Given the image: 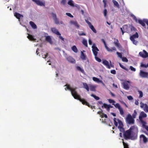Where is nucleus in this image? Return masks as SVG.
Segmentation results:
<instances>
[{"mask_svg": "<svg viewBox=\"0 0 148 148\" xmlns=\"http://www.w3.org/2000/svg\"><path fill=\"white\" fill-rule=\"evenodd\" d=\"M124 132L123 137L126 140H132L137 138L138 130L134 126H131L129 130Z\"/></svg>", "mask_w": 148, "mask_h": 148, "instance_id": "nucleus-1", "label": "nucleus"}, {"mask_svg": "<svg viewBox=\"0 0 148 148\" xmlns=\"http://www.w3.org/2000/svg\"><path fill=\"white\" fill-rule=\"evenodd\" d=\"M108 101L110 103H112V105H114L116 108H117L119 110L120 114L122 116H123L124 112L123 108H121L120 105L119 103H116L114 104L115 101L111 99H109Z\"/></svg>", "mask_w": 148, "mask_h": 148, "instance_id": "nucleus-2", "label": "nucleus"}, {"mask_svg": "<svg viewBox=\"0 0 148 148\" xmlns=\"http://www.w3.org/2000/svg\"><path fill=\"white\" fill-rule=\"evenodd\" d=\"M66 87L65 88V90H66V89L68 90H69L71 92V94L72 96L74 97L77 94V92L76 91V88H72L70 87V86L68 84H66L65 86Z\"/></svg>", "mask_w": 148, "mask_h": 148, "instance_id": "nucleus-3", "label": "nucleus"}, {"mask_svg": "<svg viewBox=\"0 0 148 148\" xmlns=\"http://www.w3.org/2000/svg\"><path fill=\"white\" fill-rule=\"evenodd\" d=\"M74 98L75 99L79 100L83 105L89 106V103L85 99L83 98L82 99L80 97V96L79 95L78 93L75 96V97H74Z\"/></svg>", "mask_w": 148, "mask_h": 148, "instance_id": "nucleus-4", "label": "nucleus"}, {"mask_svg": "<svg viewBox=\"0 0 148 148\" xmlns=\"http://www.w3.org/2000/svg\"><path fill=\"white\" fill-rule=\"evenodd\" d=\"M139 37V35L137 32H136V33L131 36L130 37V40L135 45H136L137 44L138 42L135 40V39L138 38Z\"/></svg>", "mask_w": 148, "mask_h": 148, "instance_id": "nucleus-5", "label": "nucleus"}, {"mask_svg": "<svg viewBox=\"0 0 148 148\" xmlns=\"http://www.w3.org/2000/svg\"><path fill=\"white\" fill-rule=\"evenodd\" d=\"M134 118L130 114H128L126 119V121L127 123L129 124H134Z\"/></svg>", "mask_w": 148, "mask_h": 148, "instance_id": "nucleus-6", "label": "nucleus"}, {"mask_svg": "<svg viewBox=\"0 0 148 148\" xmlns=\"http://www.w3.org/2000/svg\"><path fill=\"white\" fill-rule=\"evenodd\" d=\"M92 48V51L95 56H97L98 52L99 51V50L97 47L96 46L95 44V43L93 44Z\"/></svg>", "mask_w": 148, "mask_h": 148, "instance_id": "nucleus-7", "label": "nucleus"}, {"mask_svg": "<svg viewBox=\"0 0 148 148\" xmlns=\"http://www.w3.org/2000/svg\"><path fill=\"white\" fill-rule=\"evenodd\" d=\"M140 76L142 78H146L148 77V73L141 70L139 73Z\"/></svg>", "mask_w": 148, "mask_h": 148, "instance_id": "nucleus-8", "label": "nucleus"}, {"mask_svg": "<svg viewBox=\"0 0 148 148\" xmlns=\"http://www.w3.org/2000/svg\"><path fill=\"white\" fill-rule=\"evenodd\" d=\"M140 56L143 58H146L148 57V53L147 52L144 50L143 51L140 52L139 53Z\"/></svg>", "mask_w": 148, "mask_h": 148, "instance_id": "nucleus-9", "label": "nucleus"}, {"mask_svg": "<svg viewBox=\"0 0 148 148\" xmlns=\"http://www.w3.org/2000/svg\"><path fill=\"white\" fill-rule=\"evenodd\" d=\"M140 106L142 108H144V111L147 112H148V106L146 104H144L142 102H140Z\"/></svg>", "mask_w": 148, "mask_h": 148, "instance_id": "nucleus-10", "label": "nucleus"}, {"mask_svg": "<svg viewBox=\"0 0 148 148\" xmlns=\"http://www.w3.org/2000/svg\"><path fill=\"white\" fill-rule=\"evenodd\" d=\"M118 121L119 124L118 126V128L119 130L121 132H123L124 131V129L123 128V125L122 122L119 119H118Z\"/></svg>", "mask_w": 148, "mask_h": 148, "instance_id": "nucleus-11", "label": "nucleus"}, {"mask_svg": "<svg viewBox=\"0 0 148 148\" xmlns=\"http://www.w3.org/2000/svg\"><path fill=\"white\" fill-rule=\"evenodd\" d=\"M128 26L127 25H125L123 26L122 27H121L120 29L122 32V35H123L125 32L128 31Z\"/></svg>", "mask_w": 148, "mask_h": 148, "instance_id": "nucleus-12", "label": "nucleus"}, {"mask_svg": "<svg viewBox=\"0 0 148 148\" xmlns=\"http://www.w3.org/2000/svg\"><path fill=\"white\" fill-rule=\"evenodd\" d=\"M130 81H126L123 83V86L124 88L127 90H128L129 89V87L128 83H130Z\"/></svg>", "mask_w": 148, "mask_h": 148, "instance_id": "nucleus-13", "label": "nucleus"}, {"mask_svg": "<svg viewBox=\"0 0 148 148\" xmlns=\"http://www.w3.org/2000/svg\"><path fill=\"white\" fill-rule=\"evenodd\" d=\"M102 108H106L107 111H109L110 108H112V106L110 105H108L106 103H103V105L102 106Z\"/></svg>", "mask_w": 148, "mask_h": 148, "instance_id": "nucleus-14", "label": "nucleus"}, {"mask_svg": "<svg viewBox=\"0 0 148 148\" xmlns=\"http://www.w3.org/2000/svg\"><path fill=\"white\" fill-rule=\"evenodd\" d=\"M51 29L52 32L58 35H61V34L58 32L57 29L55 27L51 28Z\"/></svg>", "mask_w": 148, "mask_h": 148, "instance_id": "nucleus-15", "label": "nucleus"}, {"mask_svg": "<svg viewBox=\"0 0 148 148\" xmlns=\"http://www.w3.org/2000/svg\"><path fill=\"white\" fill-rule=\"evenodd\" d=\"M34 2L38 5L40 6H45V2H42L39 0H35Z\"/></svg>", "mask_w": 148, "mask_h": 148, "instance_id": "nucleus-16", "label": "nucleus"}, {"mask_svg": "<svg viewBox=\"0 0 148 148\" xmlns=\"http://www.w3.org/2000/svg\"><path fill=\"white\" fill-rule=\"evenodd\" d=\"M147 116V114L143 112H141L139 116V119L140 120L143 119V118L146 117Z\"/></svg>", "mask_w": 148, "mask_h": 148, "instance_id": "nucleus-17", "label": "nucleus"}, {"mask_svg": "<svg viewBox=\"0 0 148 148\" xmlns=\"http://www.w3.org/2000/svg\"><path fill=\"white\" fill-rule=\"evenodd\" d=\"M66 59L68 61L71 63H75V60L71 57H68Z\"/></svg>", "mask_w": 148, "mask_h": 148, "instance_id": "nucleus-18", "label": "nucleus"}, {"mask_svg": "<svg viewBox=\"0 0 148 148\" xmlns=\"http://www.w3.org/2000/svg\"><path fill=\"white\" fill-rule=\"evenodd\" d=\"M102 63L105 66H106L109 69H110V66L109 64V62L106 60H104L103 61Z\"/></svg>", "mask_w": 148, "mask_h": 148, "instance_id": "nucleus-19", "label": "nucleus"}, {"mask_svg": "<svg viewBox=\"0 0 148 148\" xmlns=\"http://www.w3.org/2000/svg\"><path fill=\"white\" fill-rule=\"evenodd\" d=\"M145 20H146V19H144L143 20L139 19L138 20V22L142 26L144 27L145 25Z\"/></svg>", "mask_w": 148, "mask_h": 148, "instance_id": "nucleus-20", "label": "nucleus"}, {"mask_svg": "<svg viewBox=\"0 0 148 148\" xmlns=\"http://www.w3.org/2000/svg\"><path fill=\"white\" fill-rule=\"evenodd\" d=\"M70 23L71 24L74 25L77 28H79V25L78 24L77 21H70Z\"/></svg>", "mask_w": 148, "mask_h": 148, "instance_id": "nucleus-21", "label": "nucleus"}, {"mask_svg": "<svg viewBox=\"0 0 148 148\" xmlns=\"http://www.w3.org/2000/svg\"><path fill=\"white\" fill-rule=\"evenodd\" d=\"M106 49L108 51L110 52H112L113 51H116V48L114 47H112L111 49H110L107 47L106 48Z\"/></svg>", "mask_w": 148, "mask_h": 148, "instance_id": "nucleus-22", "label": "nucleus"}, {"mask_svg": "<svg viewBox=\"0 0 148 148\" xmlns=\"http://www.w3.org/2000/svg\"><path fill=\"white\" fill-rule=\"evenodd\" d=\"M45 40L50 44H52V43L51 38L50 36H46Z\"/></svg>", "mask_w": 148, "mask_h": 148, "instance_id": "nucleus-23", "label": "nucleus"}, {"mask_svg": "<svg viewBox=\"0 0 148 148\" xmlns=\"http://www.w3.org/2000/svg\"><path fill=\"white\" fill-rule=\"evenodd\" d=\"M114 43L115 45L118 48H120L121 47V46L119 43V41L118 39H116L115 41H114Z\"/></svg>", "mask_w": 148, "mask_h": 148, "instance_id": "nucleus-24", "label": "nucleus"}, {"mask_svg": "<svg viewBox=\"0 0 148 148\" xmlns=\"http://www.w3.org/2000/svg\"><path fill=\"white\" fill-rule=\"evenodd\" d=\"M89 87L90 91H96V86L95 85L89 84Z\"/></svg>", "mask_w": 148, "mask_h": 148, "instance_id": "nucleus-25", "label": "nucleus"}, {"mask_svg": "<svg viewBox=\"0 0 148 148\" xmlns=\"http://www.w3.org/2000/svg\"><path fill=\"white\" fill-rule=\"evenodd\" d=\"M140 138H142L143 142L144 143H146L147 141V139L146 136L143 134H142L140 135Z\"/></svg>", "mask_w": 148, "mask_h": 148, "instance_id": "nucleus-26", "label": "nucleus"}, {"mask_svg": "<svg viewBox=\"0 0 148 148\" xmlns=\"http://www.w3.org/2000/svg\"><path fill=\"white\" fill-rule=\"evenodd\" d=\"M14 16L18 19H19L20 18L23 17V15L17 12H15L14 14Z\"/></svg>", "mask_w": 148, "mask_h": 148, "instance_id": "nucleus-27", "label": "nucleus"}, {"mask_svg": "<svg viewBox=\"0 0 148 148\" xmlns=\"http://www.w3.org/2000/svg\"><path fill=\"white\" fill-rule=\"evenodd\" d=\"M29 24L33 29H36L37 28V26L34 22L30 21L29 22Z\"/></svg>", "mask_w": 148, "mask_h": 148, "instance_id": "nucleus-28", "label": "nucleus"}, {"mask_svg": "<svg viewBox=\"0 0 148 148\" xmlns=\"http://www.w3.org/2000/svg\"><path fill=\"white\" fill-rule=\"evenodd\" d=\"M83 84L84 88L86 89L87 91H89V86H88V85L86 83H83Z\"/></svg>", "mask_w": 148, "mask_h": 148, "instance_id": "nucleus-29", "label": "nucleus"}, {"mask_svg": "<svg viewBox=\"0 0 148 148\" xmlns=\"http://www.w3.org/2000/svg\"><path fill=\"white\" fill-rule=\"evenodd\" d=\"M27 37L31 41H36V39L35 38L34 36L32 35L28 34Z\"/></svg>", "mask_w": 148, "mask_h": 148, "instance_id": "nucleus-30", "label": "nucleus"}, {"mask_svg": "<svg viewBox=\"0 0 148 148\" xmlns=\"http://www.w3.org/2000/svg\"><path fill=\"white\" fill-rule=\"evenodd\" d=\"M80 58L83 60H86V56L82 52H81Z\"/></svg>", "mask_w": 148, "mask_h": 148, "instance_id": "nucleus-31", "label": "nucleus"}, {"mask_svg": "<svg viewBox=\"0 0 148 148\" xmlns=\"http://www.w3.org/2000/svg\"><path fill=\"white\" fill-rule=\"evenodd\" d=\"M92 79L94 81L96 82L97 83L102 82V81L99 80L98 78L96 77H93L92 78Z\"/></svg>", "mask_w": 148, "mask_h": 148, "instance_id": "nucleus-32", "label": "nucleus"}, {"mask_svg": "<svg viewBox=\"0 0 148 148\" xmlns=\"http://www.w3.org/2000/svg\"><path fill=\"white\" fill-rule=\"evenodd\" d=\"M112 1L115 6H116L118 8H119V5L117 1L114 0H112Z\"/></svg>", "mask_w": 148, "mask_h": 148, "instance_id": "nucleus-33", "label": "nucleus"}, {"mask_svg": "<svg viewBox=\"0 0 148 148\" xmlns=\"http://www.w3.org/2000/svg\"><path fill=\"white\" fill-rule=\"evenodd\" d=\"M82 43L83 44L85 47H88L87 42V40H85V39H83L82 40Z\"/></svg>", "mask_w": 148, "mask_h": 148, "instance_id": "nucleus-34", "label": "nucleus"}, {"mask_svg": "<svg viewBox=\"0 0 148 148\" xmlns=\"http://www.w3.org/2000/svg\"><path fill=\"white\" fill-rule=\"evenodd\" d=\"M72 50L75 53H77L78 51L75 45L73 46L72 47Z\"/></svg>", "mask_w": 148, "mask_h": 148, "instance_id": "nucleus-35", "label": "nucleus"}, {"mask_svg": "<svg viewBox=\"0 0 148 148\" xmlns=\"http://www.w3.org/2000/svg\"><path fill=\"white\" fill-rule=\"evenodd\" d=\"M90 28L93 31V32L95 33H96L97 32V31L94 27V26L91 24L90 26H89Z\"/></svg>", "mask_w": 148, "mask_h": 148, "instance_id": "nucleus-36", "label": "nucleus"}, {"mask_svg": "<svg viewBox=\"0 0 148 148\" xmlns=\"http://www.w3.org/2000/svg\"><path fill=\"white\" fill-rule=\"evenodd\" d=\"M123 143L124 146V148H129L128 144L125 143L123 141Z\"/></svg>", "mask_w": 148, "mask_h": 148, "instance_id": "nucleus-37", "label": "nucleus"}, {"mask_svg": "<svg viewBox=\"0 0 148 148\" xmlns=\"http://www.w3.org/2000/svg\"><path fill=\"white\" fill-rule=\"evenodd\" d=\"M68 4L69 5L72 6H74V5L73 3V1L72 0H70L68 2Z\"/></svg>", "mask_w": 148, "mask_h": 148, "instance_id": "nucleus-38", "label": "nucleus"}, {"mask_svg": "<svg viewBox=\"0 0 148 148\" xmlns=\"http://www.w3.org/2000/svg\"><path fill=\"white\" fill-rule=\"evenodd\" d=\"M76 68L78 70L80 71L82 73L84 72V70L82 69L80 66H78L76 67Z\"/></svg>", "mask_w": 148, "mask_h": 148, "instance_id": "nucleus-39", "label": "nucleus"}, {"mask_svg": "<svg viewBox=\"0 0 148 148\" xmlns=\"http://www.w3.org/2000/svg\"><path fill=\"white\" fill-rule=\"evenodd\" d=\"M90 95L91 97H93L96 100H99L100 99L99 97L96 96L93 94H91Z\"/></svg>", "mask_w": 148, "mask_h": 148, "instance_id": "nucleus-40", "label": "nucleus"}, {"mask_svg": "<svg viewBox=\"0 0 148 148\" xmlns=\"http://www.w3.org/2000/svg\"><path fill=\"white\" fill-rule=\"evenodd\" d=\"M119 65L123 69L125 70L126 71H128V69L124 66L123 65H122L121 63H119Z\"/></svg>", "mask_w": 148, "mask_h": 148, "instance_id": "nucleus-41", "label": "nucleus"}, {"mask_svg": "<svg viewBox=\"0 0 148 148\" xmlns=\"http://www.w3.org/2000/svg\"><path fill=\"white\" fill-rule=\"evenodd\" d=\"M137 113V112L135 110L134 111V112L133 113V114L132 115V117L134 118H135L136 117V116Z\"/></svg>", "mask_w": 148, "mask_h": 148, "instance_id": "nucleus-42", "label": "nucleus"}, {"mask_svg": "<svg viewBox=\"0 0 148 148\" xmlns=\"http://www.w3.org/2000/svg\"><path fill=\"white\" fill-rule=\"evenodd\" d=\"M55 23L56 24H59V22L58 20V19L57 18H56L55 19H53Z\"/></svg>", "mask_w": 148, "mask_h": 148, "instance_id": "nucleus-43", "label": "nucleus"}, {"mask_svg": "<svg viewBox=\"0 0 148 148\" xmlns=\"http://www.w3.org/2000/svg\"><path fill=\"white\" fill-rule=\"evenodd\" d=\"M95 57L96 60L98 62H101V60L98 57H97V56H95Z\"/></svg>", "mask_w": 148, "mask_h": 148, "instance_id": "nucleus-44", "label": "nucleus"}, {"mask_svg": "<svg viewBox=\"0 0 148 148\" xmlns=\"http://www.w3.org/2000/svg\"><path fill=\"white\" fill-rule=\"evenodd\" d=\"M140 121L142 123L143 126H146L145 125L146 124V123L145 121H143V119H141V120H140Z\"/></svg>", "mask_w": 148, "mask_h": 148, "instance_id": "nucleus-45", "label": "nucleus"}, {"mask_svg": "<svg viewBox=\"0 0 148 148\" xmlns=\"http://www.w3.org/2000/svg\"><path fill=\"white\" fill-rule=\"evenodd\" d=\"M51 14L52 15V16L53 17V19H55L56 18H57L56 15V14H54V13L52 12L51 13Z\"/></svg>", "mask_w": 148, "mask_h": 148, "instance_id": "nucleus-46", "label": "nucleus"}, {"mask_svg": "<svg viewBox=\"0 0 148 148\" xmlns=\"http://www.w3.org/2000/svg\"><path fill=\"white\" fill-rule=\"evenodd\" d=\"M138 92H139L140 95L139 96V97L140 98H141L143 96V92L140 90H138Z\"/></svg>", "mask_w": 148, "mask_h": 148, "instance_id": "nucleus-47", "label": "nucleus"}, {"mask_svg": "<svg viewBox=\"0 0 148 148\" xmlns=\"http://www.w3.org/2000/svg\"><path fill=\"white\" fill-rule=\"evenodd\" d=\"M114 123L115 125L116 126H117L118 125V123L116 121V119L115 118H114Z\"/></svg>", "mask_w": 148, "mask_h": 148, "instance_id": "nucleus-48", "label": "nucleus"}, {"mask_svg": "<svg viewBox=\"0 0 148 148\" xmlns=\"http://www.w3.org/2000/svg\"><path fill=\"white\" fill-rule=\"evenodd\" d=\"M101 41L103 43L105 47V48H106L108 46L106 44V42L104 39H101Z\"/></svg>", "mask_w": 148, "mask_h": 148, "instance_id": "nucleus-49", "label": "nucleus"}, {"mask_svg": "<svg viewBox=\"0 0 148 148\" xmlns=\"http://www.w3.org/2000/svg\"><path fill=\"white\" fill-rule=\"evenodd\" d=\"M122 60L123 62H127L128 61V60L126 57H122Z\"/></svg>", "mask_w": 148, "mask_h": 148, "instance_id": "nucleus-50", "label": "nucleus"}, {"mask_svg": "<svg viewBox=\"0 0 148 148\" xmlns=\"http://www.w3.org/2000/svg\"><path fill=\"white\" fill-rule=\"evenodd\" d=\"M116 54L118 55V56L120 58H122V55L121 53H120L117 52H116Z\"/></svg>", "mask_w": 148, "mask_h": 148, "instance_id": "nucleus-51", "label": "nucleus"}, {"mask_svg": "<svg viewBox=\"0 0 148 148\" xmlns=\"http://www.w3.org/2000/svg\"><path fill=\"white\" fill-rule=\"evenodd\" d=\"M131 30L132 31H136V29L133 26H132L130 28Z\"/></svg>", "mask_w": 148, "mask_h": 148, "instance_id": "nucleus-52", "label": "nucleus"}, {"mask_svg": "<svg viewBox=\"0 0 148 148\" xmlns=\"http://www.w3.org/2000/svg\"><path fill=\"white\" fill-rule=\"evenodd\" d=\"M130 70L132 71H136V69L134 68L132 66H130Z\"/></svg>", "mask_w": 148, "mask_h": 148, "instance_id": "nucleus-53", "label": "nucleus"}, {"mask_svg": "<svg viewBox=\"0 0 148 148\" xmlns=\"http://www.w3.org/2000/svg\"><path fill=\"white\" fill-rule=\"evenodd\" d=\"M110 73L112 74H116V71L114 70H112L110 71Z\"/></svg>", "mask_w": 148, "mask_h": 148, "instance_id": "nucleus-54", "label": "nucleus"}, {"mask_svg": "<svg viewBox=\"0 0 148 148\" xmlns=\"http://www.w3.org/2000/svg\"><path fill=\"white\" fill-rule=\"evenodd\" d=\"M66 14L70 17H73V16L72 15L71 13H66Z\"/></svg>", "mask_w": 148, "mask_h": 148, "instance_id": "nucleus-55", "label": "nucleus"}, {"mask_svg": "<svg viewBox=\"0 0 148 148\" xmlns=\"http://www.w3.org/2000/svg\"><path fill=\"white\" fill-rule=\"evenodd\" d=\"M140 66L142 67H143L145 68H146L147 67V65H146L143 64V63H141V64Z\"/></svg>", "mask_w": 148, "mask_h": 148, "instance_id": "nucleus-56", "label": "nucleus"}, {"mask_svg": "<svg viewBox=\"0 0 148 148\" xmlns=\"http://www.w3.org/2000/svg\"><path fill=\"white\" fill-rule=\"evenodd\" d=\"M103 1L104 4V8H106V6L107 0H103Z\"/></svg>", "mask_w": 148, "mask_h": 148, "instance_id": "nucleus-57", "label": "nucleus"}, {"mask_svg": "<svg viewBox=\"0 0 148 148\" xmlns=\"http://www.w3.org/2000/svg\"><path fill=\"white\" fill-rule=\"evenodd\" d=\"M48 55V53H47L43 55H42V57L46 59V58L47 57Z\"/></svg>", "mask_w": 148, "mask_h": 148, "instance_id": "nucleus-58", "label": "nucleus"}, {"mask_svg": "<svg viewBox=\"0 0 148 148\" xmlns=\"http://www.w3.org/2000/svg\"><path fill=\"white\" fill-rule=\"evenodd\" d=\"M66 2V0H62L61 1V3L63 5H64Z\"/></svg>", "mask_w": 148, "mask_h": 148, "instance_id": "nucleus-59", "label": "nucleus"}, {"mask_svg": "<svg viewBox=\"0 0 148 148\" xmlns=\"http://www.w3.org/2000/svg\"><path fill=\"white\" fill-rule=\"evenodd\" d=\"M103 13L104 16H106L107 14V10L106 9H104L103 11Z\"/></svg>", "mask_w": 148, "mask_h": 148, "instance_id": "nucleus-60", "label": "nucleus"}, {"mask_svg": "<svg viewBox=\"0 0 148 148\" xmlns=\"http://www.w3.org/2000/svg\"><path fill=\"white\" fill-rule=\"evenodd\" d=\"M127 98L129 100H132L133 99V98L131 96H127Z\"/></svg>", "mask_w": 148, "mask_h": 148, "instance_id": "nucleus-61", "label": "nucleus"}, {"mask_svg": "<svg viewBox=\"0 0 148 148\" xmlns=\"http://www.w3.org/2000/svg\"><path fill=\"white\" fill-rule=\"evenodd\" d=\"M78 34L79 36L86 35V34L84 32H82V33H78Z\"/></svg>", "mask_w": 148, "mask_h": 148, "instance_id": "nucleus-62", "label": "nucleus"}, {"mask_svg": "<svg viewBox=\"0 0 148 148\" xmlns=\"http://www.w3.org/2000/svg\"><path fill=\"white\" fill-rule=\"evenodd\" d=\"M85 21H86V23L88 24V25L89 26H90V25H91V23H90V22L89 21H88L87 20H85Z\"/></svg>", "mask_w": 148, "mask_h": 148, "instance_id": "nucleus-63", "label": "nucleus"}, {"mask_svg": "<svg viewBox=\"0 0 148 148\" xmlns=\"http://www.w3.org/2000/svg\"><path fill=\"white\" fill-rule=\"evenodd\" d=\"M85 21H86V23L88 24V25L89 26H90V25H91V23H90V22L89 21H88L87 20H85Z\"/></svg>", "mask_w": 148, "mask_h": 148, "instance_id": "nucleus-64", "label": "nucleus"}]
</instances>
